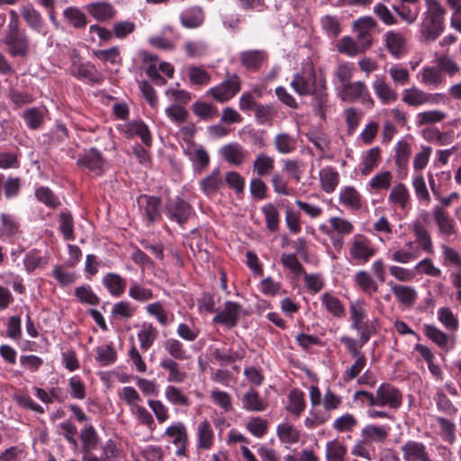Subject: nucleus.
I'll use <instances>...</instances> for the list:
<instances>
[{"label":"nucleus","instance_id":"21","mask_svg":"<svg viewBox=\"0 0 461 461\" xmlns=\"http://www.w3.org/2000/svg\"><path fill=\"white\" fill-rule=\"evenodd\" d=\"M223 185L219 168H214L210 175L199 182L200 189L207 196L215 194Z\"/></svg>","mask_w":461,"mask_h":461},{"label":"nucleus","instance_id":"1","mask_svg":"<svg viewBox=\"0 0 461 461\" xmlns=\"http://www.w3.org/2000/svg\"><path fill=\"white\" fill-rule=\"evenodd\" d=\"M427 12L421 23L420 32L428 41H436L443 32L445 9L437 0H426Z\"/></svg>","mask_w":461,"mask_h":461},{"label":"nucleus","instance_id":"41","mask_svg":"<svg viewBox=\"0 0 461 461\" xmlns=\"http://www.w3.org/2000/svg\"><path fill=\"white\" fill-rule=\"evenodd\" d=\"M337 50L339 53L353 57L364 53L363 48L350 36H344L337 43Z\"/></svg>","mask_w":461,"mask_h":461},{"label":"nucleus","instance_id":"42","mask_svg":"<svg viewBox=\"0 0 461 461\" xmlns=\"http://www.w3.org/2000/svg\"><path fill=\"white\" fill-rule=\"evenodd\" d=\"M165 435L173 438L172 443L176 446L188 442V434L183 422H176L167 428Z\"/></svg>","mask_w":461,"mask_h":461},{"label":"nucleus","instance_id":"9","mask_svg":"<svg viewBox=\"0 0 461 461\" xmlns=\"http://www.w3.org/2000/svg\"><path fill=\"white\" fill-rule=\"evenodd\" d=\"M184 153L193 164L194 169L197 173H202L210 164V157L206 149L202 145H197L193 141H188Z\"/></svg>","mask_w":461,"mask_h":461},{"label":"nucleus","instance_id":"64","mask_svg":"<svg viewBox=\"0 0 461 461\" xmlns=\"http://www.w3.org/2000/svg\"><path fill=\"white\" fill-rule=\"evenodd\" d=\"M357 424V419L352 414L347 413L334 420L333 429L339 432L352 431Z\"/></svg>","mask_w":461,"mask_h":461},{"label":"nucleus","instance_id":"57","mask_svg":"<svg viewBox=\"0 0 461 461\" xmlns=\"http://www.w3.org/2000/svg\"><path fill=\"white\" fill-rule=\"evenodd\" d=\"M165 396L173 404L182 406L190 405V400L188 397L185 396L179 388L174 385H168L166 387Z\"/></svg>","mask_w":461,"mask_h":461},{"label":"nucleus","instance_id":"58","mask_svg":"<svg viewBox=\"0 0 461 461\" xmlns=\"http://www.w3.org/2000/svg\"><path fill=\"white\" fill-rule=\"evenodd\" d=\"M305 408L303 392L299 390H293L289 393V406L288 411L299 416Z\"/></svg>","mask_w":461,"mask_h":461},{"label":"nucleus","instance_id":"48","mask_svg":"<svg viewBox=\"0 0 461 461\" xmlns=\"http://www.w3.org/2000/svg\"><path fill=\"white\" fill-rule=\"evenodd\" d=\"M262 212L265 216L267 228L275 232L279 227V212L276 206L268 203L262 207Z\"/></svg>","mask_w":461,"mask_h":461},{"label":"nucleus","instance_id":"22","mask_svg":"<svg viewBox=\"0 0 461 461\" xmlns=\"http://www.w3.org/2000/svg\"><path fill=\"white\" fill-rule=\"evenodd\" d=\"M390 428L368 424L361 430V436L366 442L383 443L389 436Z\"/></svg>","mask_w":461,"mask_h":461},{"label":"nucleus","instance_id":"2","mask_svg":"<svg viewBox=\"0 0 461 461\" xmlns=\"http://www.w3.org/2000/svg\"><path fill=\"white\" fill-rule=\"evenodd\" d=\"M4 42L12 57H25L29 53L30 39L26 32L16 28L15 24L12 25L11 30L6 31Z\"/></svg>","mask_w":461,"mask_h":461},{"label":"nucleus","instance_id":"53","mask_svg":"<svg viewBox=\"0 0 461 461\" xmlns=\"http://www.w3.org/2000/svg\"><path fill=\"white\" fill-rule=\"evenodd\" d=\"M413 232L421 249L428 253H431L432 241L429 231L420 223L417 222L413 225Z\"/></svg>","mask_w":461,"mask_h":461},{"label":"nucleus","instance_id":"6","mask_svg":"<svg viewBox=\"0 0 461 461\" xmlns=\"http://www.w3.org/2000/svg\"><path fill=\"white\" fill-rule=\"evenodd\" d=\"M70 72L74 77L80 79H87L93 83H99L101 81V75L95 65L90 62H81L79 55L76 50L71 54Z\"/></svg>","mask_w":461,"mask_h":461},{"label":"nucleus","instance_id":"19","mask_svg":"<svg viewBox=\"0 0 461 461\" xmlns=\"http://www.w3.org/2000/svg\"><path fill=\"white\" fill-rule=\"evenodd\" d=\"M385 47L394 58H400L405 52L406 40L400 32L388 31L384 34Z\"/></svg>","mask_w":461,"mask_h":461},{"label":"nucleus","instance_id":"51","mask_svg":"<svg viewBox=\"0 0 461 461\" xmlns=\"http://www.w3.org/2000/svg\"><path fill=\"white\" fill-rule=\"evenodd\" d=\"M355 281L361 290L365 293H375L378 290L377 284L373 280L371 276L365 270L357 272Z\"/></svg>","mask_w":461,"mask_h":461},{"label":"nucleus","instance_id":"28","mask_svg":"<svg viewBox=\"0 0 461 461\" xmlns=\"http://www.w3.org/2000/svg\"><path fill=\"white\" fill-rule=\"evenodd\" d=\"M320 182L321 189L327 193H332L339 183V175L332 167H326L320 171Z\"/></svg>","mask_w":461,"mask_h":461},{"label":"nucleus","instance_id":"36","mask_svg":"<svg viewBox=\"0 0 461 461\" xmlns=\"http://www.w3.org/2000/svg\"><path fill=\"white\" fill-rule=\"evenodd\" d=\"M321 303L326 310L337 318H343L346 315L345 307L341 301L330 293H324L321 296Z\"/></svg>","mask_w":461,"mask_h":461},{"label":"nucleus","instance_id":"52","mask_svg":"<svg viewBox=\"0 0 461 461\" xmlns=\"http://www.w3.org/2000/svg\"><path fill=\"white\" fill-rule=\"evenodd\" d=\"M96 354L95 360L103 366L113 364L117 357V354L111 345L97 347Z\"/></svg>","mask_w":461,"mask_h":461},{"label":"nucleus","instance_id":"37","mask_svg":"<svg viewBox=\"0 0 461 461\" xmlns=\"http://www.w3.org/2000/svg\"><path fill=\"white\" fill-rule=\"evenodd\" d=\"M163 348L174 360H185L187 359L186 350L183 343L174 338L167 339L163 343Z\"/></svg>","mask_w":461,"mask_h":461},{"label":"nucleus","instance_id":"13","mask_svg":"<svg viewBox=\"0 0 461 461\" xmlns=\"http://www.w3.org/2000/svg\"><path fill=\"white\" fill-rule=\"evenodd\" d=\"M241 305L240 303L228 301L225 303L223 310L213 317L212 322L233 328L238 323Z\"/></svg>","mask_w":461,"mask_h":461},{"label":"nucleus","instance_id":"59","mask_svg":"<svg viewBox=\"0 0 461 461\" xmlns=\"http://www.w3.org/2000/svg\"><path fill=\"white\" fill-rule=\"evenodd\" d=\"M389 200L404 208L409 200V192L406 186L402 183L394 185L390 193Z\"/></svg>","mask_w":461,"mask_h":461},{"label":"nucleus","instance_id":"46","mask_svg":"<svg viewBox=\"0 0 461 461\" xmlns=\"http://www.w3.org/2000/svg\"><path fill=\"white\" fill-rule=\"evenodd\" d=\"M346 447L339 440L329 441L326 445V458L328 461H345Z\"/></svg>","mask_w":461,"mask_h":461},{"label":"nucleus","instance_id":"26","mask_svg":"<svg viewBox=\"0 0 461 461\" xmlns=\"http://www.w3.org/2000/svg\"><path fill=\"white\" fill-rule=\"evenodd\" d=\"M103 285L113 296H121L126 288L127 282L119 274L107 273L103 278Z\"/></svg>","mask_w":461,"mask_h":461},{"label":"nucleus","instance_id":"47","mask_svg":"<svg viewBox=\"0 0 461 461\" xmlns=\"http://www.w3.org/2000/svg\"><path fill=\"white\" fill-rule=\"evenodd\" d=\"M444 81V76L438 67H425L421 71V82L425 85L438 86Z\"/></svg>","mask_w":461,"mask_h":461},{"label":"nucleus","instance_id":"3","mask_svg":"<svg viewBox=\"0 0 461 461\" xmlns=\"http://www.w3.org/2000/svg\"><path fill=\"white\" fill-rule=\"evenodd\" d=\"M339 96L342 101L354 103L360 101L363 104L372 107L374 100L370 95L367 86L363 81L347 83L342 86Z\"/></svg>","mask_w":461,"mask_h":461},{"label":"nucleus","instance_id":"30","mask_svg":"<svg viewBox=\"0 0 461 461\" xmlns=\"http://www.w3.org/2000/svg\"><path fill=\"white\" fill-rule=\"evenodd\" d=\"M213 435L212 426L207 420L200 422L197 427L198 448L210 449L213 445Z\"/></svg>","mask_w":461,"mask_h":461},{"label":"nucleus","instance_id":"31","mask_svg":"<svg viewBox=\"0 0 461 461\" xmlns=\"http://www.w3.org/2000/svg\"><path fill=\"white\" fill-rule=\"evenodd\" d=\"M310 95L313 96L315 113L320 115L321 118H324L328 106V94L326 92L325 84L323 83L321 86H316Z\"/></svg>","mask_w":461,"mask_h":461},{"label":"nucleus","instance_id":"38","mask_svg":"<svg viewBox=\"0 0 461 461\" xmlns=\"http://www.w3.org/2000/svg\"><path fill=\"white\" fill-rule=\"evenodd\" d=\"M242 405L249 411H262L267 408V404L254 389H250L243 395Z\"/></svg>","mask_w":461,"mask_h":461},{"label":"nucleus","instance_id":"62","mask_svg":"<svg viewBox=\"0 0 461 461\" xmlns=\"http://www.w3.org/2000/svg\"><path fill=\"white\" fill-rule=\"evenodd\" d=\"M380 152L381 150L378 147L368 149L363 160V175H368L375 167H377L378 160L380 159Z\"/></svg>","mask_w":461,"mask_h":461},{"label":"nucleus","instance_id":"44","mask_svg":"<svg viewBox=\"0 0 461 461\" xmlns=\"http://www.w3.org/2000/svg\"><path fill=\"white\" fill-rule=\"evenodd\" d=\"M277 436L284 443L294 444L300 438L299 430L292 424L283 423L277 427Z\"/></svg>","mask_w":461,"mask_h":461},{"label":"nucleus","instance_id":"60","mask_svg":"<svg viewBox=\"0 0 461 461\" xmlns=\"http://www.w3.org/2000/svg\"><path fill=\"white\" fill-rule=\"evenodd\" d=\"M65 18L75 27L82 28L86 25V17L77 7H68L64 11Z\"/></svg>","mask_w":461,"mask_h":461},{"label":"nucleus","instance_id":"63","mask_svg":"<svg viewBox=\"0 0 461 461\" xmlns=\"http://www.w3.org/2000/svg\"><path fill=\"white\" fill-rule=\"evenodd\" d=\"M23 118L27 126L35 130L41 126L43 122V114L39 108H30L24 111Z\"/></svg>","mask_w":461,"mask_h":461},{"label":"nucleus","instance_id":"35","mask_svg":"<svg viewBox=\"0 0 461 461\" xmlns=\"http://www.w3.org/2000/svg\"><path fill=\"white\" fill-rule=\"evenodd\" d=\"M21 15L27 25L33 31L41 32L43 28V21L41 14L32 6H23L21 9Z\"/></svg>","mask_w":461,"mask_h":461},{"label":"nucleus","instance_id":"50","mask_svg":"<svg viewBox=\"0 0 461 461\" xmlns=\"http://www.w3.org/2000/svg\"><path fill=\"white\" fill-rule=\"evenodd\" d=\"M321 24L330 37L336 38L341 32L339 19L335 15H324L321 20Z\"/></svg>","mask_w":461,"mask_h":461},{"label":"nucleus","instance_id":"56","mask_svg":"<svg viewBox=\"0 0 461 461\" xmlns=\"http://www.w3.org/2000/svg\"><path fill=\"white\" fill-rule=\"evenodd\" d=\"M425 335L440 348H446L448 338L446 333L435 327L434 325L426 324L424 326Z\"/></svg>","mask_w":461,"mask_h":461},{"label":"nucleus","instance_id":"4","mask_svg":"<svg viewBox=\"0 0 461 461\" xmlns=\"http://www.w3.org/2000/svg\"><path fill=\"white\" fill-rule=\"evenodd\" d=\"M241 89V80L237 74H232L220 85L210 88L207 95L219 103H225L235 96Z\"/></svg>","mask_w":461,"mask_h":461},{"label":"nucleus","instance_id":"8","mask_svg":"<svg viewBox=\"0 0 461 461\" xmlns=\"http://www.w3.org/2000/svg\"><path fill=\"white\" fill-rule=\"evenodd\" d=\"M104 158L100 150L91 148L78 155L77 164L99 176L103 172Z\"/></svg>","mask_w":461,"mask_h":461},{"label":"nucleus","instance_id":"49","mask_svg":"<svg viewBox=\"0 0 461 461\" xmlns=\"http://www.w3.org/2000/svg\"><path fill=\"white\" fill-rule=\"evenodd\" d=\"M411 154L410 144L405 140H400L395 149V164L400 169L406 168Z\"/></svg>","mask_w":461,"mask_h":461},{"label":"nucleus","instance_id":"54","mask_svg":"<svg viewBox=\"0 0 461 461\" xmlns=\"http://www.w3.org/2000/svg\"><path fill=\"white\" fill-rule=\"evenodd\" d=\"M36 198L50 208H57L60 205L59 198L54 193L45 186H41L35 190Z\"/></svg>","mask_w":461,"mask_h":461},{"label":"nucleus","instance_id":"7","mask_svg":"<svg viewBox=\"0 0 461 461\" xmlns=\"http://www.w3.org/2000/svg\"><path fill=\"white\" fill-rule=\"evenodd\" d=\"M166 212L170 220L183 225L190 218L193 208L184 199L180 197L169 198L166 203Z\"/></svg>","mask_w":461,"mask_h":461},{"label":"nucleus","instance_id":"12","mask_svg":"<svg viewBox=\"0 0 461 461\" xmlns=\"http://www.w3.org/2000/svg\"><path fill=\"white\" fill-rule=\"evenodd\" d=\"M138 203L149 223L158 221L161 218V199L159 197L140 195L138 198Z\"/></svg>","mask_w":461,"mask_h":461},{"label":"nucleus","instance_id":"10","mask_svg":"<svg viewBox=\"0 0 461 461\" xmlns=\"http://www.w3.org/2000/svg\"><path fill=\"white\" fill-rule=\"evenodd\" d=\"M316 77L313 69L296 73L291 82V86L299 95H308L316 86Z\"/></svg>","mask_w":461,"mask_h":461},{"label":"nucleus","instance_id":"5","mask_svg":"<svg viewBox=\"0 0 461 461\" xmlns=\"http://www.w3.org/2000/svg\"><path fill=\"white\" fill-rule=\"evenodd\" d=\"M377 407H388L392 410H398L402 404V393L390 383L381 384L375 392Z\"/></svg>","mask_w":461,"mask_h":461},{"label":"nucleus","instance_id":"15","mask_svg":"<svg viewBox=\"0 0 461 461\" xmlns=\"http://www.w3.org/2000/svg\"><path fill=\"white\" fill-rule=\"evenodd\" d=\"M439 95L426 93L417 87L405 89L402 93V101L411 106H419L424 104H435Z\"/></svg>","mask_w":461,"mask_h":461},{"label":"nucleus","instance_id":"25","mask_svg":"<svg viewBox=\"0 0 461 461\" xmlns=\"http://www.w3.org/2000/svg\"><path fill=\"white\" fill-rule=\"evenodd\" d=\"M390 285L392 293L399 303L406 306L414 304L417 299V292L413 287L392 283H390Z\"/></svg>","mask_w":461,"mask_h":461},{"label":"nucleus","instance_id":"14","mask_svg":"<svg viewBox=\"0 0 461 461\" xmlns=\"http://www.w3.org/2000/svg\"><path fill=\"white\" fill-rule=\"evenodd\" d=\"M220 155L228 163L240 166L249 157V152L240 143L231 142L221 148Z\"/></svg>","mask_w":461,"mask_h":461},{"label":"nucleus","instance_id":"20","mask_svg":"<svg viewBox=\"0 0 461 461\" xmlns=\"http://www.w3.org/2000/svg\"><path fill=\"white\" fill-rule=\"evenodd\" d=\"M159 366L168 372L167 382L181 384L187 378V373L181 369L180 365L170 357H164L159 363Z\"/></svg>","mask_w":461,"mask_h":461},{"label":"nucleus","instance_id":"18","mask_svg":"<svg viewBox=\"0 0 461 461\" xmlns=\"http://www.w3.org/2000/svg\"><path fill=\"white\" fill-rule=\"evenodd\" d=\"M402 451L405 461H430L423 443L407 441L402 446Z\"/></svg>","mask_w":461,"mask_h":461},{"label":"nucleus","instance_id":"27","mask_svg":"<svg viewBox=\"0 0 461 461\" xmlns=\"http://www.w3.org/2000/svg\"><path fill=\"white\" fill-rule=\"evenodd\" d=\"M339 200L340 203L352 211H358L361 208V195L353 186L342 188Z\"/></svg>","mask_w":461,"mask_h":461},{"label":"nucleus","instance_id":"34","mask_svg":"<svg viewBox=\"0 0 461 461\" xmlns=\"http://www.w3.org/2000/svg\"><path fill=\"white\" fill-rule=\"evenodd\" d=\"M80 439L82 441V453L92 452L97 448L99 438L92 425L85 427L81 430Z\"/></svg>","mask_w":461,"mask_h":461},{"label":"nucleus","instance_id":"16","mask_svg":"<svg viewBox=\"0 0 461 461\" xmlns=\"http://www.w3.org/2000/svg\"><path fill=\"white\" fill-rule=\"evenodd\" d=\"M375 252L367 239L360 235L354 238L350 248L352 258L367 262L375 255Z\"/></svg>","mask_w":461,"mask_h":461},{"label":"nucleus","instance_id":"24","mask_svg":"<svg viewBox=\"0 0 461 461\" xmlns=\"http://www.w3.org/2000/svg\"><path fill=\"white\" fill-rule=\"evenodd\" d=\"M373 89L383 104H389L397 100L396 91L391 88L384 77H376L373 82Z\"/></svg>","mask_w":461,"mask_h":461},{"label":"nucleus","instance_id":"33","mask_svg":"<svg viewBox=\"0 0 461 461\" xmlns=\"http://www.w3.org/2000/svg\"><path fill=\"white\" fill-rule=\"evenodd\" d=\"M158 335V330L151 323L144 322L138 332L140 348L147 351L152 346Z\"/></svg>","mask_w":461,"mask_h":461},{"label":"nucleus","instance_id":"40","mask_svg":"<svg viewBox=\"0 0 461 461\" xmlns=\"http://www.w3.org/2000/svg\"><path fill=\"white\" fill-rule=\"evenodd\" d=\"M350 317H351V327L355 330H360L362 325L366 324L364 319L366 316V312L364 308V303L360 300H357L350 303Z\"/></svg>","mask_w":461,"mask_h":461},{"label":"nucleus","instance_id":"32","mask_svg":"<svg viewBox=\"0 0 461 461\" xmlns=\"http://www.w3.org/2000/svg\"><path fill=\"white\" fill-rule=\"evenodd\" d=\"M274 167L275 159L265 153H259L253 162V170L259 177L271 174Z\"/></svg>","mask_w":461,"mask_h":461},{"label":"nucleus","instance_id":"45","mask_svg":"<svg viewBox=\"0 0 461 461\" xmlns=\"http://www.w3.org/2000/svg\"><path fill=\"white\" fill-rule=\"evenodd\" d=\"M393 9L400 19L408 25L413 24L420 14L419 8H413L407 5H393Z\"/></svg>","mask_w":461,"mask_h":461},{"label":"nucleus","instance_id":"11","mask_svg":"<svg viewBox=\"0 0 461 461\" xmlns=\"http://www.w3.org/2000/svg\"><path fill=\"white\" fill-rule=\"evenodd\" d=\"M268 59V54L264 50H249L240 53V64L249 71L260 70Z\"/></svg>","mask_w":461,"mask_h":461},{"label":"nucleus","instance_id":"29","mask_svg":"<svg viewBox=\"0 0 461 461\" xmlns=\"http://www.w3.org/2000/svg\"><path fill=\"white\" fill-rule=\"evenodd\" d=\"M129 137L139 136L146 146H151L152 138L148 126L142 121H132L127 124Z\"/></svg>","mask_w":461,"mask_h":461},{"label":"nucleus","instance_id":"39","mask_svg":"<svg viewBox=\"0 0 461 461\" xmlns=\"http://www.w3.org/2000/svg\"><path fill=\"white\" fill-rule=\"evenodd\" d=\"M434 219L438 226L439 231L446 235L451 236L455 233L453 221L443 211L442 208L437 206L434 208Z\"/></svg>","mask_w":461,"mask_h":461},{"label":"nucleus","instance_id":"43","mask_svg":"<svg viewBox=\"0 0 461 461\" xmlns=\"http://www.w3.org/2000/svg\"><path fill=\"white\" fill-rule=\"evenodd\" d=\"M274 145L281 154H288L296 149V140L288 133H278L275 137Z\"/></svg>","mask_w":461,"mask_h":461},{"label":"nucleus","instance_id":"23","mask_svg":"<svg viewBox=\"0 0 461 461\" xmlns=\"http://www.w3.org/2000/svg\"><path fill=\"white\" fill-rule=\"evenodd\" d=\"M180 21L184 27L193 29L200 27L204 21V14L201 7H190L180 14Z\"/></svg>","mask_w":461,"mask_h":461},{"label":"nucleus","instance_id":"61","mask_svg":"<svg viewBox=\"0 0 461 461\" xmlns=\"http://www.w3.org/2000/svg\"><path fill=\"white\" fill-rule=\"evenodd\" d=\"M257 122L261 124H271L273 117L276 115V111L271 105H264L258 104L254 111Z\"/></svg>","mask_w":461,"mask_h":461},{"label":"nucleus","instance_id":"55","mask_svg":"<svg viewBox=\"0 0 461 461\" xmlns=\"http://www.w3.org/2000/svg\"><path fill=\"white\" fill-rule=\"evenodd\" d=\"M437 66L440 72H445L449 77H454L460 72L459 65L449 56L442 55L437 59Z\"/></svg>","mask_w":461,"mask_h":461},{"label":"nucleus","instance_id":"17","mask_svg":"<svg viewBox=\"0 0 461 461\" xmlns=\"http://www.w3.org/2000/svg\"><path fill=\"white\" fill-rule=\"evenodd\" d=\"M88 14L98 22H106L116 14L115 8L107 2H94L86 5Z\"/></svg>","mask_w":461,"mask_h":461}]
</instances>
